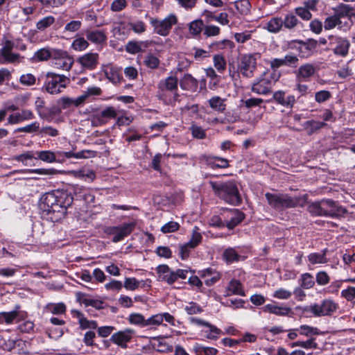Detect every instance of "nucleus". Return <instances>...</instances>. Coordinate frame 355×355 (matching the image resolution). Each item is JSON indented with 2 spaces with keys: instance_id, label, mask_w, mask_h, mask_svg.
Returning <instances> with one entry per match:
<instances>
[{
  "instance_id": "nucleus-1",
  "label": "nucleus",
  "mask_w": 355,
  "mask_h": 355,
  "mask_svg": "<svg viewBox=\"0 0 355 355\" xmlns=\"http://www.w3.org/2000/svg\"><path fill=\"white\" fill-rule=\"evenodd\" d=\"M73 201L71 193L56 190L44 193L40 198V207L44 215L52 221H58L65 216Z\"/></svg>"
},
{
  "instance_id": "nucleus-2",
  "label": "nucleus",
  "mask_w": 355,
  "mask_h": 355,
  "mask_svg": "<svg viewBox=\"0 0 355 355\" xmlns=\"http://www.w3.org/2000/svg\"><path fill=\"white\" fill-rule=\"evenodd\" d=\"M308 211L314 216L338 218L347 213V209L331 199H322L311 202Z\"/></svg>"
},
{
  "instance_id": "nucleus-3",
  "label": "nucleus",
  "mask_w": 355,
  "mask_h": 355,
  "mask_svg": "<svg viewBox=\"0 0 355 355\" xmlns=\"http://www.w3.org/2000/svg\"><path fill=\"white\" fill-rule=\"evenodd\" d=\"M209 184L214 193L227 203L239 205L241 202V198L234 182H216L210 181Z\"/></svg>"
},
{
  "instance_id": "nucleus-4",
  "label": "nucleus",
  "mask_w": 355,
  "mask_h": 355,
  "mask_svg": "<svg viewBox=\"0 0 355 355\" xmlns=\"http://www.w3.org/2000/svg\"><path fill=\"white\" fill-rule=\"evenodd\" d=\"M178 80L175 76H168L158 83L157 97L166 105H174L178 101Z\"/></svg>"
},
{
  "instance_id": "nucleus-5",
  "label": "nucleus",
  "mask_w": 355,
  "mask_h": 355,
  "mask_svg": "<svg viewBox=\"0 0 355 355\" xmlns=\"http://www.w3.org/2000/svg\"><path fill=\"white\" fill-rule=\"evenodd\" d=\"M266 198L268 205L277 211L302 206L304 202L303 197L291 196L287 193H266Z\"/></svg>"
},
{
  "instance_id": "nucleus-6",
  "label": "nucleus",
  "mask_w": 355,
  "mask_h": 355,
  "mask_svg": "<svg viewBox=\"0 0 355 355\" xmlns=\"http://www.w3.org/2000/svg\"><path fill=\"white\" fill-rule=\"evenodd\" d=\"M70 83L68 76L49 71L44 76L43 89L50 94H60Z\"/></svg>"
},
{
  "instance_id": "nucleus-7",
  "label": "nucleus",
  "mask_w": 355,
  "mask_h": 355,
  "mask_svg": "<svg viewBox=\"0 0 355 355\" xmlns=\"http://www.w3.org/2000/svg\"><path fill=\"white\" fill-rule=\"evenodd\" d=\"M279 74L276 73H263L253 82L251 90L252 92L259 95H268L272 92V89L275 83L278 80Z\"/></svg>"
},
{
  "instance_id": "nucleus-8",
  "label": "nucleus",
  "mask_w": 355,
  "mask_h": 355,
  "mask_svg": "<svg viewBox=\"0 0 355 355\" xmlns=\"http://www.w3.org/2000/svg\"><path fill=\"white\" fill-rule=\"evenodd\" d=\"M170 324L172 326L175 325V319L173 315L169 313H162L152 315L148 319L139 313H135V324L139 325L141 327L164 325L163 322Z\"/></svg>"
},
{
  "instance_id": "nucleus-9",
  "label": "nucleus",
  "mask_w": 355,
  "mask_h": 355,
  "mask_svg": "<svg viewBox=\"0 0 355 355\" xmlns=\"http://www.w3.org/2000/svg\"><path fill=\"white\" fill-rule=\"evenodd\" d=\"M338 304L331 299H324L321 303H315L303 308L304 313H310L314 317L332 315L338 309Z\"/></svg>"
},
{
  "instance_id": "nucleus-10",
  "label": "nucleus",
  "mask_w": 355,
  "mask_h": 355,
  "mask_svg": "<svg viewBox=\"0 0 355 355\" xmlns=\"http://www.w3.org/2000/svg\"><path fill=\"white\" fill-rule=\"evenodd\" d=\"M150 23L155 33L161 36H167L173 26L178 23V17L175 14H170L163 19L151 18Z\"/></svg>"
},
{
  "instance_id": "nucleus-11",
  "label": "nucleus",
  "mask_w": 355,
  "mask_h": 355,
  "mask_svg": "<svg viewBox=\"0 0 355 355\" xmlns=\"http://www.w3.org/2000/svg\"><path fill=\"white\" fill-rule=\"evenodd\" d=\"M350 47L349 41L344 37L337 35H329L328 48L336 55L345 57Z\"/></svg>"
},
{
  "instance_id": "nucleus-12",
  "label": "nucleus",
  "mask_w": 355,
  "mask_h": 355,
  "mask_svg": "<svg viewBox=\"0 0 355 355\" xmlns=\"http://www.w3.org/2000/svg\"><path fill=\"white\" fill-rule=\"evenodd\" d=\"M51 62L55 68L69 71L71 69L74 60L66 51L53 49V58Z\"/></svg>"
},
{
  "instance_id": "nucleus-13",
  "label": "nucleus",
  "mask_w": 355,
  "mask_h": 355,
  "mask_svg": "<svg viewBox=\"0 0 355 355\" xmlns=\"http://www.w3.org/2000/svg\"><path fill=\"white\" fill-rule=\"evenodd\" d=\"M259 58L258 53L247 54L241 57L239 69L240 73L246 78H251L257 67V60Z\"/></svg>"
},
{
  "instance_id": "nucleus-14",
  "label": "nucleus",
  "mask_w": 355,
  "mask_h": 355,
  "mask_svg": "<svg viewBox=\"0 0 355 355\" xmlns=\"http://www.w3.org/2000/svg\"><path fill=\"white\" fill-rule=\"evenodd\" d=\"M84 34L88 42L96 45L98 50H101L107 44V34L103 29L88 28L85 31Z\"/></svg>"
},
{
  "instance_id": "nucleus-15",
  "label": "nucleus",
  "mask_w": 355,
  "mask_h": 355,
  "mask_svg": "<svg viewBox=\"0 0 355 355\" xmlns=\"http://www.w3.org/2000/svg\"><path fill=\"white\" fill-rule=\"evenodd\" d=\"M269 102H275L286 108H292L295 103V97L288 94L286 91L278 90L273 93L272 97Z\"/></svg>"
},
{
  "instance_id": "nucleus-16",
  "label": "nucleus",
  "mask_w": 355,
  "mask_h": 355,
  "mask_svg": "<svg viewBox=\"0 0 355 355\" xmlns=\"http://www.w3.org/2000/svg\"><path fill=\"white\" fill-rule=\"evenodd\" d=\"M35 118L33 112L27 109L10 114L7 119V125H15L21 122L32 120Z\"/></svg>"
},
{
  "instance_id": "nucleus-17",
  "label": "nucleus",
  "mask_w": 355,
  "mask_h": 355,
  "mask_svg": "<svg viewBox=\"0 0 355 355\" xmlns=\"http://www.w3.org/2000/svg\"><path fill=\"white\" fill-rule=\"evenodd\" d=\"M99 55L97 53L89 52L80 56L77 62L83 69L93 70L98 64Z\"/></svg>"
},
{
  "instance_id": "nucleus-18",
  "label": "nucleus",
  "mask_w": 355,
  "mask_h": 355,
  "mask_svg": "<svg viewBox=\"0 0 355 355\" xmlns=\"http://www.w3.org/2000/svg\"><path fill=\"white\" fill-rule=\"evenodd\" d=\"M245 218V214L237 209H230L225 220V227L233 230Z\"/></svg>"
},
{
  "instance_id": "nucleus-19",
  "label": "nucleus",
  "mask_w": 355,
  "mask_h": 355,
  "mask_svg": "<svg viewBox=\"0 0 355 355\" xmlns=\"http://www.w3.org/2000/svg\"><path fill=\"white\" fill-rule=\"evenodd\" d=\"M132 230V224H125L121 227H109L107 232L109 234L113 235L112 241L116 243L121 241L124 237L130 234Z\"/></svg>"
},
{
  "instance_id": "nucleus-20",
  "label": "nucleus",
  "mask_w": 355,
  "mask_h": 355,
  "mask_svg": "<svg viewBox=\"0 0 355 355\" xmlns=\"http://www.w3.org/2000/svg\"><path fill=\"white\" fill-rule=\"evenodd\" d=\"M14 44L7 40L2 49L0 50V55L3 59V62L14 63L19 62V55L12 52Z\"/></svg>"
},
{
  "instance_id": "nucleus-21",
  "label": "nucleus",
  "mask_w": 355,
  "mask_h": 355,
  "mask_svg": "<svg viewBox=\"0 0 355 355\" xmlns=\"http://www.w3.org/2000/svg\"><path fill=\"white\" fill-rule=\"evenodd\" d=\"M316 71L315 67L312 64H305L300 66L296 72L298 81H307Z\"/></svg>"
},
{
  "instance_id": "nucleus-22",
  "label": "nucleus",
  "mask_w": 355,
  "mask_h": 355,
  "mask_svg": "<svg viewBox=\"0 0 355 355\" xmlns=\"http://www.w3.org/2000/svg\"><path fill=\"white\" fill-rule=\"evenodd\" d=\"M200 277L204 279L207 286H211L220 279V274L215 269L208 268L199 272Z\"/></svg>"
},
{
  "instance_id": "nucleus-23",
  "label": "nucleus",
  "mask_w": 355,
  "mask_h": 355,
  "mask_svg": "<svg viewBox=\"0 0 355 355\" xmlns=\"http://www.w3.org/2000/svg\"><path fill=\"white\" fill-rule=\"evenodd\" d=\"M334 15L341 20L342 18L347 17L349 19H352L355 17V12L354 8L347 4L340 3L338 6L334 8Z\"/></svg>"
},
{
  "instance_id": "nucleus-24",
  "label": "nucleus",
  "mask_w": 355,
  "mask_h": 355,
  "mask_svg": "<svg viewBox=\"0 0 355 355\" xmlns=\"http://www.w3.org/2000/svg\"><path fill=\"white\" fill-rule=\"evenodd\" d=\"M299 46L297 49L301 57L307 58L312 55L313 51L317 46V42L314 40H309L304 42L302 41L297 42Z\"/></svg>"
},
{
  "instance_id": "nucleus-25",
  "label": "nucleus",
  "mask_w": 355,
  "mask_h": 355,
  "mask_svg": "<svg viewBox=\"0 0 355 355\" xmlns=\"http://www.w3.org/2000/svg\"><path fill=\"white\" fill-rule=\"evenodd\" d=\"M263 311L279 316H286L292 312L291 308L286 306H278L275 304H268L265 305L263 307Z\"/></svg>"
},
{
  "instance_id": "nucleus-26",
  "label": "nucleus",
  "mask_w": 355,
  "mask_h": 355,
  "mask_svg": "<svg viewBox=\"0 0 355 355\" xmlns=\"http://www.w3.org/2000/svg\"><path fill=\"white\" fill-rule=\"evenodd\" d=\"M132 338V331L126 330L119 331L112 336L111 340L113 343L123 348L127 347V343L130 342Z\"/></svg>"
},
{
  "instance_id": "nucleus-27",
  "label": "nucleus",
  "mask_w": 355,
  "mask_h": 355,
  "mask_svg": "<svg viewBox=\"0 0 355 355\" xmlns=\"http://www.w3.org/2000/svg\"><path fill=\"white\" fill-rule=\"evenodd\" d=\"M208 167L216 168H227L229 167V161L220 157H207L205 159Z\"/></svg>"
},
{
  "instance_id": "nucleus-28",
  "label": "nucleus",
  "mask_w": 355,
  "mask_h": 355,
  "mask_svg": "<svg viewBox=\"0 0 355 355\" xmlns=\"http://www.w3.org/2000/svg\"><path fill=\"white\" fill-rule=\"evenodd\" d=\"M232 295H237L243 296L245 295L243 286L240 281L237 279H232L225 290V296H230Z\"/></svg>"
},
{
  "instance_id": "nucleus-29",
  "label": "nucleus",
  "mask_w": 355,
  "mask_h": 355,
  "mask_svg": "<svg viewBox=\"0 0 355 355\" xmlns=\"http://www.w3.org/2000/svg\"><path fill=\"white\" fill-rule=\"evenodd\" d=\"M210 51H218L223 50H232L235 47L234 43L230 40L225 39L220 41H216L209 45Z\"/></svg>"
},
{
  "instance_id": "nucleus-30",
  "label": "nucleus",
  "mask_w": 355,
  "mask_h": 355,
  "mask_svg": "<svg viewBox=\"0 0 355 355\" xmlns=\"http://www.w3.org/2000/svg\"><path fill=\"white\" fill-rule=\"evenodd\" d=\"M198 85V80L189 73L184 74L180 81V87L184 90H195Z\"/></svg>"
},
{
  "instance_id": "nucleus-31",
  "label": "nucleus",
  "mask_w": 355,
  "mask_h": 355,
  "mask_svg": "<svg viewBox=\"0 0 355 355\" xmlns=\"http://www.w3.org/2000/svg\"><path fill=\"white\" fill-rule=\"evenodd\" d=\"M283 27V19L281 17H272L265 26V28L271 33H279Z\"/></svg>"
},
{
  "instance_id": "nucleus-32",
  "label": "nucleus",
  "mask_w": 355,
  "mask_h": 355,
  "mask_svg": "<svg viewBox=\"0 0 355 355\" xmlns=\"http://www.w3.org/2000/svg\"><path fill=\"white\" fill-rule=\"evenodd\" d=\"M205 25L200 19L192 21L189 24V33L194 37L199 36L202 32H204Z\"/></svg>"
},
{
  "instance_id": "nucleus-33",
  "label": "nucleus",
  "mask_w": 355,
  "mask_h": 355,
  "mask_svg": "<svg viewBox=\"0 0 355 355\" xmlns=\"http://www.w3.org/2000/svg\"><path fill=\"white\" fill-rule=\"evenodd\" d=\"M82 26V21L80 20H72L67 23L62 31L64 36H70L78 31Z\"/></svg>"
},
{
  "instance_id": "nucleus-34",
  "label": "nucleus",
  "mask_w": 355,
  "mask_h": 355,
  "mask_svg": "<svg viewBox=\"0 0 355 355\" xmlns=\"http://www.w3.org/2000/svg\"><path fill=\"white\" fill-rule=\"evenodd\" d=\"M327 252V249L325 248L320 253H318V252L311 253L308 256V260L313 265L326 263L328 261L327 257H326Z\"/></svg>"
},
{
  "instance_id": "nucleus-35",
  "label": "nucleus",
  "mask_w": 355,
  "mask_h": 355,
  "mask_svg": "<svg viewBox=\"0 0 355 355\" xmlns=\"http://www.w3.org/2000/svg\"><path fill=\"white\" fill-rule=\"evenodd\" d=\"M206 75L210 79L209 81V88L212 90L216 89L218 87L221 77L216 74L215 70L211 67L206 69Z\"/></svg>"
},
{
  "instance_id": "nucleus-36",
  "label": "nucleus",
  "mask_w": 355,
  "mask_h": 355,
  "mask_svg": "<svg viewBox=\"0 0 355 355\" xmlns=\"http://www.w3.org/2000/svg\"><path fill=\"white\" fill-rule=\"evenodd\" d=\"M209 106L215 111L223 113L226 109L225 100L220 96H215L209 100Z\"/></svg>"
},
{
  "instance_id": "nucleus-37",
  "label": "nucleus",
  "mask_w": 355,
  "mask_h": 355,
  "mask_svg": "<svg viewBox=\"0 0 355 355\" xmlns=\"http://www.w3.org/2000/svg\"><path fill=\"white\" fill-rule=\"evenodd\" d=\"M118 116L116 110L113 107H107L102 110L98 114L96 115V118L101 123H105L107 119H114Z\"/></svg>"
},
{
  "instance_id": "nucleus-38",
  "label": "nucleus",
  "mask_w": 355,
  "mask_h": 355,
  "mask_svg": "<svg viewBox=\"0 0 355 355\" xmlns=\"http://www.w3.org/2000/svg\"><path fill=\"white\" fill-rule=\"evenodd\" d=\"M105 73L107 78L113 83H119L122 80L121 69L111 67Z\"/></svg>"
},
{
  "instance_id": "nucleus-39",
  "label": "nucleus",
  "mask_w": 355,
  "mask_h": 355,
  "mask_svg": "<svg viewBox=\"0 0 355 355\" xmlns=\"http://www.w3.org/2000/svg\"><path fill=\"white\" fill-rule=\"evenodd\" d=\"M299 282L300 286L304 289H310L315 286L313 276L309 272L302 274L300 277Z\"/></svg>"
},
{
  "instance_id": "nucleus-40",
  "label": "nucleus",
  "mask_w": 355,
  "mask_h": 355,
  "mask_svg": "<svg viewBox=\"0 0 355 355\" xmlns=\"http://www.w3.org/2000/svg\"><path fill=\"white\" fill-rule=\"evenodd\" d=\"M89 46L87 38L83 37H76L71 43V47L76 51H83Z\"/></svg>"
},
{
  "instance_id": "nucleus-41",
  "label": "nucleus",
  "mask_w": 355,
  "mask_h": 355,
  "mask_svg": "<svg viewBox=\"0 0 355 355\" xmlns=\"http://www.w3.org/2000/svg\"><path fill=\"white\" fill-rule=\"evenodd\" d=\"M45 310L54 315L63 314L66 312V306L64 303H49L45 306Z\"/></svg>"
},
{
  "instance_id": "nucleus-42",
  "label": "nucleus",
  "mask_w": 355,
  "mask_h": 355,
  "mask_svg": "<svg viewBox=\"0 0 355 355\" xmlns=\"http://www.w3.org/2000/svg\"><path fill=\"white\" fill-rule=\"evenodd\" d=\"M55 22V19L53 16L49 15L43 17L39 20L36 24V28L39 31H44Z\"/></svg>"
},
{
  "instance_id": "nucleus-43",
  "label": "nucleus",
  "mask_w": 355,
  "mask_h": 355,
  "mask_svg": "<svg viewBox=\"0 0 355 355\" xmlns=\"http://www.w3.org/2000/svg\"><path fill=\"white\" fill-rule=\"evenodd\" d=\"M38 159L47 163H53L57 160V153L50 150H42L36 153Z\"/></svg>"
},
{
  "instance_id": "nucleus-44",
  "label": "nucleus",
  "mask_w": 355,
  "mask_h": 355,
  "mask_svg": "<svg viewBox=\"0 0 355 355\" xmlns=\"http://www.w3.org/2000/svg\"><path fill=\"white\" fill-rule=\"evenodd\" d=\"M19 313L17 309L10 312L0 313V324H10L17 318Z\"/></svg>"
},
{
  "instance_id": "nucleus-45",
  "label": "nucleus",
  "mask_w": 355,
  "mask_h": 355,
  "mask_svg": "<svg viewBox=\"0 0 355 355\" xmlns=\"http://www.w3.org/2000/svg\"><path fill=\"white\" fill-rule=\"evenodd\" d=\"M206 328L207 329L202 331L205 334L204 336L208 339L216 340L222 334V331L220 329L211 324H209Z\"/></svg>"
},
{
  "instance_id": "nucleus-46",
  "label": "nucleus",
  "mask_w": 355,
  "mask_h": 355,
  "mask_svg": "<svg viewBox=\"0 0 355 355\" xmlns=\"http://www.w3.org/2000/svg\"><path fill=\"white\" fill-rule=\"evenodd\" d=\"M15 132H25V133H40V125L38 121H34L31 124L26 126L18 128L15 130Z\"/></svg>"
},
{
  "instance_id": "nucleus-47",
  "label": "nucleus",
  "mask_w": 355,
  "mask_h": 355,
  "mask_svg": "<svg viewBox=\"0 0 355 355\" xmlns=\"http://www.w3.org/2000/svg\"><path fill=\"white\" fill-rule=\"evenodd\" d=\"M214 66L218 73H223L226 69V60L223 55L218 54L213 58Z\"/></svg>"
},
{
  "instance_id": "nucleus-48",
  "label": "nucleus",
  "mask_w": 355,
  "mask_h": 355,
  "mask_svg": "<svg viewBox=\"0 0 355 355\" xmlns=\"http://www.w3.org/2000/svg\"><path fill=\"white\" fill-rule=\"evenodd\" d=\"M193 349L198 354H204V355H216L218 353V349L214 347H205L202 345L196 343Z\"/></svg>"
},
{
  "instance_id": "nucleus-49",
  "label": "nucleus",
  "mask_w": 355,
  "mask_h": 355,
  "mask_svg": "<svg viewBox=\"0 0 355 355\" xmlns=\"http://www.w3.org/2000/svg\"><path fill=\"white\" fill-rule=\"evenodd\" d=\"M234 5L240 14L245 15L250 12L251 4L249 0L236 1Z\"/></svg>"
},
{
  "instance_id": "nucleus-50",
  "label": "nucleus",
  "mask_w": 355,
  "mask_h": 355,
  "mask_svg": "<svg viewBox=\"0 0 355 355\" xmlns=\"http://www.w3.org/2000/svg\"><path fill=\"white\" fill-rule=\"evenodd\" d=\"M223 257L227 263H232L239 260V255L236 251L232 248H227L223 252Z\"/></svg>"
},
{
  "instance_id": "nucleus-51",
  "label": "nucleus",
  "mask_w": 355,
  "mask_h": 355,
  "mask_svg": "<svg viewBox=\"0 0 355 355\" xmlns=\"http://www.w3.org/2000/svg\"><path fill=\"white\" fill-rule=\"evenodd\" d=\"M340 24L341 20H339L334 14L327 17L323 23L324 30H331Z\"/></svg>"
},
{
  "instance_id": "nucleus-52",
  "label": "nucleus",
  "mask_w": 355,
  "mask_h": 355,
  "mask_svg": "<svg viewBox=\"0 0 355 355\" xmlns=\"http://www.w3.org/2000/svg\"><path fill=\"white\" fill-rule=\"evenodd\" d=\"M220 28L213 24H205L203 35L206 37H216L220 35Z\"/></svg>"
},
{
  "instance_id": "nucleus-53",
  "label": "nucleus",
  "mask_w": 355,
  "mask_h": 355,
  "mask_svg": "<svg viewBox=\"0 0 355 355\" xmlns=\"http://www.w3.org/2000/svg\"><path fill=\"white\" fill-rule=\"evenodd\" d=\"M299 334L305 336H311L313 335H318L319 331L318 328L311 327L306 324L301 325L299 328H297Z\"/></svg>"
},
{
  "instance_id": "nucleus-54",
  "label": "nucleus",
  "mask_w": 355,
  "mask_h": 355,
  "mask_svg": "<svg viewBox=\"0 0 355 355\" xmlns=\"http://www.w3.org/2000/svg\"><path fill=\"white\" fill-rule=\"evenodd\" d=\"M76 313L79 319V323L83 329L91 328V329H96L97 328V322L94 320H87L85 318L83 317V314L76 311Z\"/></svg>"
},
{
  "instance_id": "nucleus-55",
  "label": "nucleus",
  "mask_w": 355,
  "mask_h": 355,
  "mask_svg": "<svg viewBox=\"0 0 355 355\" xmlns=\"http://www.w3.org/2000/svg\"><path fill=\"white\" fill-rule=\"evenodd\" d=\"M35 57L39 61H44L49 59L51 60L53 58V49H41L35 52Z\"/></svg>"
},
{
  "instance_id": "nucleus-56",
  "label": "nucleus",
  "mask_w": 355,
  "mask_h": 355,
  "mask_svg": "<svg viewBox=\"0 0 355 355\" xmlns=\"http://www.w3.org/2000/svg\"><path fill=\"white\" fill-rule=\"evenodd\" d=\"M304 127L309 129L311 132L320 130L327 125V123L322 121H318L315 120H309L304 123Z\"/></svg>"
},
{
  "instance_id": "nucleus-57",
  "label": "nucleus",
  "mask_w": 355,
  "mask_h": 355,
  "mask_svg": "<svg viewBox=\"0 0 355 355\" xmlns=\"http://www.w3.org/2000/svg\"><path fill=\"white\" fill-rule=\"evenodd\" d=\"M154 348L162 353L171 352L173 351V346L167 343L164 339L159 340L157 343L154 344Z\"/></svg>"
},
{
  "instance_id": "nucleus-58",
  "label": "nucleus",
  "mask_w": 355,
  "mask_h": 355,
  "mask_svg": "<svg viewBox=\"0 0 355 355\" xmlns=\"http://www.w3.org/2000/svg\"><path fill=\"white\" fill-rule=\"evenodd\" d=\"M132 30H133V24H128V28H126L125 24L121 23L117 26H114V28H113V32L114 34H116V33H118L119 35L125 36V35H127Z\"/></svg>"
},
{
  "instance_id": "nucleus-59",
  "label": "nucleus",
  "mask_w": 355,
  "mask_h": 355,
  "mask_svg": "<svg viewBox=\"0 0 355 355\" xmlns=\"http://www.w3.org/2000/svg\"><path fill=\"white\" fill-rule=\"evenodd\" d=\"M19 82L24 86L31 87L35 84L36 78L33 74L28 73L20 76Z\"/></svg>"
},
{
  "instance_id": "nucleus-60",
  "label": "nucleus",
  "mask_w": 355,
  "mask_h": 355,
  "mask_svg": "<svg viewBox=\"0 0 355 355\" xmlns=\"http://www.w3.org/2000/svg\"><path fill=\"white\" fill-rule=\"evenodd\" d=\"M184 310L189 315L198 314L203 311L202 308L194 302H189L185 306Z\"/></svg>"
},
{
  "instance_id": "nucleus-61",
  "label": "nucleus",
  "mask_w": 355,
  "mask_h": 355,
  "mask_svg": "<svg viewBox=\"0 0 355 355\" xmlns=\"http://www.w3.org/2000/svg\"><path fill=\"white\" fill-rule=\"evenodd\" d=\"M298 19L293 15H286L283 20V26L288 29H292L297 26Z\"/></svg>"
},
{
  "instance_id": "nucleus-62",
  "label": "nucleus",
  "mask_w": 355,
  "mask_h": 355,
  "mask_svg": "<svg viewBox=\"0 0 355 355\" xmlns=\"http://www.w3.org/2000/svg\"><path fill=\"white\" fill-rule=\"evenodd\" d=\"M153 46L152 41H141L135 42V53L138 52H144Z\"/></svg>"
},
{
  "instance_id": "nucleus-63",
  "label": "nucleus",
  "mask_w": 355,
  "mask_h": 355,
  "mask_svg": "<svg viewBox=\"0 0 355 355\" xmlns=\"http://www.w3.org/2000/svg\"><path fill=\"white\" fill-rule=\"evenodd\" d=\"M315 281L320 286H325L330 282V277L325 271H319L316 273Z\"/></svg>"
},
{
  "instance_id": "nucleus-64",
  "label": "nucleus",
  "mask_w": 355,
  "mask_h": 355,
  "mask_svg": "<svg viewBox=\"0 0 355 355\" xmlns=\"http://www.w3.org/2000/svg\"><path fill=\"white\" fill-rule=\"evenodd\" d=\"M180 225L175 221H169L161 227V232L164 234L172 233L178 230Z\"/></svg>"
}]
</instances>
